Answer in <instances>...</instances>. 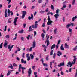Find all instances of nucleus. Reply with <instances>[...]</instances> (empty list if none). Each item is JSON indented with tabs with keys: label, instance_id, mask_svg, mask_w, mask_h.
Masks as SVG:
<instances>
[{
	"label": "nucleus",
	"instance_id": "nucleus-13",
	"mask_svg": "<svg viewBox=\"0 0 77 77\" xmlns=\"http://www.w3.org/2000/svg\"><path fill=\"white\" fill-rule=\"evenodd\" d=\"M56 47V45L55 44H54L52 45L51 47V50H53L54 48Z\"/></svg>",
	"mask_w": 77,
	"mask_h": 77
},
{
	"label": "nucleus",
	"instance_id": "nucleus-2",
	"mask_svg": "<svg viewBox=\"0 0 77 77\" xmlns=\"http://www.w3.org/2000/svg\"><path fill=\"white\" fill-rule=\"evenodd\" d=\"M35 47H36V42H35L34 41L33 42L32 46V47L30 48L29 51H32V48H35Z\"/></svg>",
	"mask_w": 77,
	"mask_h": 77
},
{
	"label": "nucleus",
	"instance_id": "nucleus-33",
	"mask_svg": "<svg viewBox=\"0 0 77 77\" xmlns=\"http://www.w3.org/2000/svg\"><path fill=\"white\" fill-rule=\"evenodd\" d=\"M57 29L55 28V30H54V34H56V31H57Z\"/></svg>",
	"mask_w": 77,
	"mask_h": 77
},
{
	"label": "nucleus",
	"instance_id": "nucleus-50",
	"mask_svg": "<svg viewBox=\"0 0 77 77\" xmlns=\"http://www.w3.org/2000/svg\"><path fill=\"white\" fill-rule=\"evenodd\" d=\"M60 41H61L60 40H59L58 41L57 45H59V44H60Z\"/></svg>",
	"mask_w": 77,
	"mask_h": 77
},
{
	"label": "nucleus",
	"instance_id": "nucleus-44",
	"mask_svg": "<svg viewBox=\"0 0 77 77\" xmlns=\"http://www.w3.org/2000/svg\"><path fill=\"white\" fill-rule=\"evenodd\" d=\"M29 37H30V35H28V36L27 37V39H28V40H29L30 39V38H29Z\"/></svg>",
	"mask_w": 77,
	"mask_h": 77
},
{
	"label": "nucleus",
	"instance_id": "nucleus-62",
	"mask_svg": "<svg viewBox=\"0 0 77 77\" xmlns=\"http://www.w3.org/2000/svg\"><path fill=\"white\" fill-rule=\"evenodd\" d=\"M21 39L22 41H24V38L23 37H21Z\"/></svg>",
	"mask_w": 77,
	"mask_h": 77
},
{
	"label": "nucleus",
	"instance_id": "nucleus-55",
	"mask_svg": "<svg viewBox=\"0 0 77 77\" xmlns=\"http://www.w3.org/2000/svg\"><path fill=\"white\" fill-rule=\"evenodd\" d=\"M27 60L29 61V60H30V57H27Z\"/></svg>",
	"mask_w": 77,
	"mask_h": 77
},
{
	"label": "nucleus",
	"instance_id": "nucleus-53",
	"mask_svg": "<svg viewBox=\"0 0 77 77\" xmlns=\"http://www.w3.org/2000/svg\"><path fill=\"white\" fill-rule=\"evenodd\" d=\"M5 17H7V16H8V14L7 13H5Z\"/></svg>",
	"mask_w": 77,
	"mask_h": 77
},
{
	"label": "nucleus",
	"instance_id": "nucleus-14",
	"mask_svg": "<svg viewBox=\"0 0 77 77\" xmlns=\"http://www.w3.org/2000/svg\"><path fill=\"white\" fill-rule=\"evenodd\" d=\"M53 23V21H51V22H48L47 23V25H51V26H52V23Z\"/></svg>",
	"mask_w": 77,
	"mask_h": 77
},
{
	"label": "nucleus",
	"instance_id": "nucleus-57",
	"mask_svg": "<svg viewBox=\"0 0 77 77\" xmlns=\"http://www.w3.org/2000/svg\"><path fill=\"white\" fill-rule=\"evenodd\" d=\"M23 28H25V27H26V24L25 23H24L23 24Z\"/></svg>",
	"mask_w": 77,
	"mask_h": 77
},
{
	"label": "nucleus",
	"instance_id": "nucleus-6",
	"mask_svg": "<svg viewBox=\"0 0 77 77\" xmlns=\"http://www.w3.org/2000/svg\"><path fill=\"white\" fill-rule=\"evenodd\" d=\"M65 65V63L63 61L62 63H60V65H58V67H61L62 66H64Z\"/></svg>",
	"mask_w": 77,
	"mask_h": 77
},
{
	"label": "nucleus",
	"instance_id": "nucleus-39",
	"mask_svg": "<svg viewBox=\"0 0 77 77\" xmlns=\"http://www.w3.org/2000/svg\"><path fill=\"white\" fill-rule=\"evenodd\" d=\"M11 65V66H9V68H11V69H13V66H12V65L11 64H10Z\"/></svg>",
	"mask_w": 77,
	"mask_h": 77
},
{
	"label": "nucleus",
	"instance_id": "nucleus-52",
	"mask_svg": "<svg viewBox=\"0 0 77 77\" xmlns=\"http://www.w3.org/2000/svg\"><path fill=\"white\" fill-rule=\"evenodd\" d=\"M38 2L39 3H42V0H38Z\"/></svg>",
	"mask_w": 77,
	"mask_h": 77
},
{
	"label": "nucleus",
	"instance_id": "nucleus-3",
	"mask_svg": "<svg viewBox=\"0 0 77 77\" xmlns=\"http://www.w3.org/2000/svg\"><path fill=\"white\" fill-rule=\"evenodd\" d=\"M20 68H21L22 70V72L23 74H24V69H26V68L25 67H23L21 66V64H20Z\"/></svg>",
	"mask_w": 77,
	"mask_h": 77
},
{
	"label": "nucleus",
	"instance_id": "nucleus-29",
	"mask_svg": "<svg viewBox=\"0 0 77 77\" xmlns=\"http://www.w3.org/2000/svg\"><path fill=\"white\" fill-rule=\"evenodd\" d=\"M49 57V56L47 55L46 56V60L47 61H48V57Z\"/></svg>",
	"mask_w": 77,
	"mask_h": 77
},
{
	"label": "nucleus",
	"instance_id": "nucleus-45",
	"mask_svg": "<svg viewBox=\"0 0 77 77\" xmlns=\"http://www.w3.org/2000/svg\"><path fill=\"white\" fill-rule=\"evenodd\" d=\"M55 56H56V53H54L53 56L54 59H55Z\"/></svg>",
	"mask_w": 77,
	"mask_h": 77
},
{
	"label": "nucleus",
	"instance_id": "nucleus-10",
	"mask_svg": "<svg viewBox=\"0 0 77 77\" xmlns=\"http://www.w3.org/2000/svg\"><path fill=\"white\" fill-rule=\"evenodd\" d=\"M21 63H23L24 64H26V61L24 60V59H23V58H22L21 59Z\"/></svg>",
	"mask_w": 77,
	"mask_h": 77
},
{
	"label": "nucleus",
	"instance_id": "nucleus-9",
	"mask_svg": "<svg viewBox=\"0 0 77 77\" xmlns=\"http://www.w3.org/2000/svg\"><path fill=\"white\" fill-rule=\"evenodd\" d=\"M31 17H30V16H29L28 17V20H31V19L32 20H33V14H31Z\"/></svg>",
	"mask_w": 77,
	"mask_h": 77
},
{
	"label": "nucleus",
	"instance_id": "nucleus-19",
	"mask_svg": "<svg viewBox=\"0 0 77 77\" xmlns=\"http://www.w3.org/2000/svg\"><path fill=\"white\" fill-rule=\"evenodd\" d=\"M12 19V18H10L8 20V23H11V19Z\"/></svg>",
	"mask_w": 77,
	"mask_h": 77
},
{
	"label": "nucleus",
	"instance_id": "nucleus-59",
	"mask_svg": "<svg viewBox=\"0 0 77 77\" xmlns=\"http://www.w3.org/2000/svg\"><path fill=\"white\" fill-rule=\"evenodd\" d=\"M61 74L62 75H64L63 72L62 71L61 72Z\"/></svg>",
	"mask_w": 77,
	"mask_h": 77
},
{
	"label": "nucleus",
	"instance_id": "nucleus-40",
	"mask_svg": "<svg viewBox=\"0 0 77 77\" xmlns=\"http://www.w3.org/2000/svg\"><path fill=\"white\" fill-rule=\"evenodd\" d=\"M7 12L8 14H10L11 12L10 11V10H9V9H8Z\"/></svg>",
	"mask_w": 77,
	"mask_h": 77
},
{
	"label": "nucleus",
	"instance_id": "nucleus-61",
	"mask_svg": "<svg viewBox=\"0 0 77 77\" xmlns=\"http://www.w3.org/2000/svg\"><path fill=\"white\" fill-rule=\"evenodd\" d=\"M13 65L14 66H17V65H16V64H15V63H13Z\"/></svg>",
	"mask_w": 77,
	"mask_h": 77
},
{
	"label": "nucleus",
	"instance_id": "nucleus-42",
	"mask_svg": "<svg viewBox=\"0 0 77 77\" xmlns=\"http://www.w3.org/2000/svg\"><path fill=\"white\" fill-rule=\"evenodd\" d=\"M12 0H7V1H8V5H9L10 4V3H11V1Z\"/></svg>",
	"mask_w": 77,
	"mask_h": 77
},
{
	"label": "nucleus",
	"instance_id": "nucleus-4",
	"mask_svg": "<svg viewBox=\"0 0 77 77\" xmlns=\"http://www.w3.org/2000/svg\"><path fill=\"white\" fill-rule=\"evenodd\" d=\"M40 61L42 62V63L43 66L45 67H47L48 66V65H47V63H44V60H43V58H42L40 60Z\"/></svg>",
	"mask_w": 77,
	"mask_h": 77
},
{
	"label": "nucleus",
	"instance_id": "nucleus-32",
	"mask_svg": "<svg viewBox=\"0 0 77 77\" xmlns=\"http://www.w3.org/2000/svg\"><path fill=\"white\" fill-rule=\"evenodd\" d=\"M24 32V30L23 29H22L20 31V33H23Z\"/></svg>",
	"mask_w": 77,
	"mask_h": 77
},
{
	"label": "nucleus",
	"instance_id": "nucleus-22",
	"mask_svg": "<svg viewBox=\"0 0 77 77\" xmlns=\"http://www.w3.org/2000/svg\"><path fill=\"white\" fill-rule=\"evenodd\" d=\"M17 19H18V17H16L14 19V21L17 22Z\"/></svg>",
	"mask_w": 77,
	"mask_h": 77
},
{
	"label": "nucleus",
	"instance_id": "nucleus-7",
	"mask_svg": "<svg viewBox=\"0 0 77 77\" xmlns=\"http://www.w3.org/2000/svg\"><path fill=\"white\" fill-rule=\"evenodd\" d=\"M13 47H14V45H12L11 46V44H10L9 45H8V49H9V51H11V50L12 49V48H13Z\"/></svg>",
	"mask_w": 77,
	"mask_h": 77
},
{
	"label": "nucleus",
	"instance_id": "nucleus-60",
	"mask_svg": "<svg viewBox=\"0 0 77 77\" xmlns=\"http://www.w3.org/2000/svg\"><path fill=\"white\" fill-rule=\"evenodd\" d=\"M36 35V31H34V36H35Z\"/></svg>",
	"mask_w": 77,
	"mask_h": 77
},
{
	"label": "nucleus",
	"instance_id": "nucleus-27",
	"mask_svg": "<svg viewBox=\"0 0 77 77\" xmlns=\"http://www.w3.org/2000/svg\"><path fill=\"white\" fill-rule=\"evenodd\" d=\"M70 26L71 24H68L66 26V28H67V29H68V28H69V27H70Z\"/></svg>",
	"mask_w": 77,
	"mask_h": 77
},
{
	"label": "nucleus",
	"instance_id": "nucleus-11",
	"mask_svg": "<svg viewBox=\"0 0 77 77\" xmlns=\"http://www.w3.org/2000/svg\"><path fill=\"white\" fill-rule=\"evenodd\" d=\"M62 54L60 51H58L57 54V55L58 56H60V55H62Z\"/></svg>",
	"mask_w": 77,
	"mask_h": 77
},
{
	"label": "nucleus",
	"instance_id": "nucleus-17",
	"mask_svg": "<svg viewBox=\"0 0 77 77\" xmlns=\"http://www.w3.org/2000/svg\"><path fill=\"white\" fill-rule=\"evenodd\" d=\"M60 50H64V48L63 47V45L62 44L61 45L60 47Z\"/></svg>",
	"mask_w": 77,
	"mask_h": 77
},
{
	"label": "nucleus",
	"instance_id": "nucleus-24",
	"mask_svg": "<svg viewBox=\"0 0 77 77\" xmlns=\"http://www.w3.org/2000/svg\"><path fill=\"white\" fill-rule=\"evenodd\" d=\"M53 54V50H52L51 51V52H50V56H52Z\"/></svg>",
	"mask_w": 77,
	"mask_h": 77
},
{
	"label": "nucleus",
	"instance_id": "nucleus-20",
	"mask_svg": "<svg viewBox=\"0 0 77 77\" xmlns=\"http://www.w3.org/2000/svg\"><path fill=\"white\" fill-rule=\"evenodd\" d=\"M48 22H51V21H52L51 20H50V16H48Z\"/></svg>",
	"mask_w": 77,
	"mask_h": 77
},
{
	"label": "nucleus",
	"instance_id": "nucleus-35",
	"mask_svg": "<svg viewBox=\"0 0 77 77\" xmlns=\"http://www.w3.org/2000/svg\"><path fill=\"white\" fill-rule=\"evenodd\" d=\"M69 33H71V32H72V29H71V28H69Z\"/></svg>",
	"mask_w": 77,
	"mask_h": 77
},
{
	"label": "nucleus",
	"instance_id": "nucleus-41",
	"mask_svg": "<svg viewBox=\"0 0 77 77\" xmlns=\"http://www.w3.org/2000/svg\"><path fill=\"white\" fill-rule=\"evenodd\" d=\"M77 49V46H76L75 48H73V50H74V51H75V50H76Z\"/></svg>",
	"mask_w": 77,
	"mask_h": 77
},
{
	"label": "nucleus",
	"instance_id": "nucleus-34",
	"mask_svg": "<svg viewBox=\"0 0 77 77\" xmlns=\"http://www.w3.org/2000/svg\"><path fill=\"white\" fill-rule=\"evenodd\" d=\"M52 66V62H50V68L52 69V67H51V66Z\"/></svg>",
	"mask_w": 77,
	"mask_h": 77
},
{
	"label": "nucleus",
	"instance_id": "nucleus-12",
	"mask_svg": "<svg viewBox=\"0 0 77 77\" xmlns=\"http://www.w3.org/2000/svg\"><path fill=\"white\" fill-rule=\"evenodd\" d=\"M72 64H73V62H72V63H71V62L69 61L68 63V64L70 65V67L72 66Z\"/></svg>",
	"mask_w": 77,
	"mask_h": 77
},
{
	"label": "nucleus",
	"instance_id": "nucleus-48",
	"mask_svg": "<svg viewBox=\"0 0 77 77\" xmlns=\"http://www.w3.org/2000/svg\"><path fill=\"white\" fill-rule=\"evenodd\" d=\"M46 5V3H45V5L42 4V8H44V7H45Z\"/></svg>",
	"mask_w": 77,
	"mask_h": 77
},
{
	"label": "nucleus",
	"instance_id": "nucleus-43",
	"mask_svg": "<svg viewBox=\"0 0 77 77\" xmlns=\"http://www.w3.org/2000/svg\"><path fill=\"white\" fill-rule=\"evenodd\" d=\"M36 67L35 66H32V69L33 70H35V67Z\"/></svg>",
	"mask_w": 77,
	"mask_h": 77
},
{
	"label": "nucleus",
	"instance_id": "nucleus-18",
	"mask_svg": "<svg viewBox=\"0 0 77 77\" xmlns=\"http://www.w3.org/2000/svg\"><path fill=\"white\" fill-rule=\"evenodd\" d=\"M77 16H75V17H74L72 18V21H74L75 20V19H77Z\"/></svg>",
	"mask_w": 77,
	"mask_h": 77
},
{
	"label": "nucleus",
	"instance_id": "nucleus-49",
	"mask_svg": "<svg viewBox=\"0 0 77 77\" xmlns=\"http://www.w3.org/2000/svg\"><path fill=\"white\" fill-rule=\"evenodd\" d=\"M42 46L44 48H47V46H46L45 45H42Z\"/></svg>",
	"mask_w": 77,
	"mask_h": 77
},
{
	"label": "nucleus",
	"instance_id": "nucleus-21",
	"mask_svg": "<svg viewBox=\"0 0 77 77\" xmlns=\"http://www.w3.org/2000/svg\"><path fill=\"white\" fill-rule=\"evenodd\" d=\"M30 56L31 57V59H33V58H34V56L33 55V54H31L30 55Z\"/></svg>",
	"mask_w": 77,
	"mask_h": 77
},
{
	"label": "nucleus",
	"instance_id": "nucleus-26",
	"mask_svg": "<svg viewBox=\"0 0 77 77\" xmlns=\"http://www.w3.org/2000/svg\"><path fill=\"white\" fill-rule=\"evenodd\" d=\"M3 43L2 42L0 45V48H3Z\"/></svg>",
	"mask_w": 77,
	"mask_h": 77
},
{
	"label": "nucleus",
	"instance_id": "nucleus-15",
	"mask_svg": "<svg viewBox=\"0 0 77 77\" xmlns=\"http://www.w3.org/2000/svg\"><path fill=\"white\" fill-rule=\"evenodd\" d=\"M59 14H55L54 15V17L56 19H57V18H58V17H59Z\"/></svg>",
	"mask_w": 77,
	"mask_h": 77
},
{
	"label": "nucleus",
	"instance_id": "nucleus-56",
	"mask_svg": "<svg viewBox=\"0 0 77 77\" xmlns=\"http://www.w3.org/2000/svg\"><path fill=\"white\" fill-rule=\"evenodd\" d=\"M37 74H38V73H37V72H34V75H35V76L36 75H36Z\"/></svg>",
	"mask_w": 77,
	"mask_h": 77
},
{
	"label": "nucleus",
	"instance_id": "nucleus-5",
	"mask_svg": "<svg viewBox=\"0 0 77 77\" xmlns=\"http://www.w3.org/2000/svg\"><path fill=\"white\" fill-rule=\"evenodd\" d=\"M22 13L23 14L22 15V17H20L21 18L22 17V19H24V17H25V16L26 15V11H22Z\"/></svg>",
	"mask_w": 77,
	"mask_h": 77
},
{
	"label": "nucleus",
	"instance_id": "nucleus-25",
	"mask_svg": "<svg viewBox=\"0 0 77 77\" xmlns=\"http://www.w3.org/2000/svg\"><path fill=\"white\" fill-rule=\"evenodd\" d=\"M51 9H52V10H54V6H53V5H51Z\"/></svg>",
	"mask_w": 77,
	"mask_h": 77
},
{
	"label": "nucleus",
	"instance_id": "nucleus-31",
	"mask_svg": "<svg viewBox=\"0 0 77 77\" xmlns=\"http://www.w3.org/2000/svg\"><path fill=\"white\" fill-rule=\"evenodd\" d=\"M49 45H50V42H49V40H47V46H48Z\"/></svg>",
	"mask_w": 77,
	"mask_h": 77
},
{
	"label": "nucleus",
	"instance_id": "nucleus-54",
	"mask_svg": "<svg viewBox=\"0 0 77 77\" xmlns=\"http://www.w3.org/2000/svg\"><path fill=\"white\" fill-rule=\"evenodd\" d=\"M42 27H45V22L43 23L42 25Z\"/></svg>",
	"mask_w": 77,
	"mask_h": 77
},
{
	"label": "nucleus",
	"instance_id": "nucleus-36",
	"mask_svg": "<svg viewBox=\"0 0 77 77\" xmlns=\"http://www.w3.org/2000/svg\"><path fill=\"white\" fill-rule=\"evenodd\" d=\"M59 9H57V10L56 11V14H59Z\"/></svg>",
	"mask_w": 77,
	"mask_h": 77
},
{
	"label": "nucleus",
	"instance_id": "nucleus-28",
	"mask_svg": "<svg viewBox=\"0 0 77 77\" xmlns=\"http://www.w3.org/2000/svg\"><path fill=\"white\" fill-rule=\"evenodd\" d=\"M77 60V58H74L73 60V64H75V61Z\"/></svg>",
	"mask_w": 77,
	"mask_h": 77
},
{
	"label": "nucleus",
	"instance_id": "nucleus-63",
	"mask_svg": "<svg viewBox=\"0 0 77 77\" xmlns=\"http://www.w3.org/2000/svg\"><path fill=\"white\" fill-rule=\"evenodd\" d=\"M48 11V8H47L46 9L45 12H47Z\"/></svg>",
	"mask_w": 77,
	"mask_h": 77
},
{
	"label": "nucleus",
	"instance_id": "nucleus-23",
	"mask_svg": "<svg viewBox=\"0 0 77 77\" xmlns=\"http://www.w3.org/2000/svg\"><path fill=\"white\" fill-rule=\"evenodd\" d=\"M8 44L7 43H5L4 44V47H5L6 48L7 47V45H8Z\"/></svg>",
	"mask_w": 77,
	"mask_h": 77
},
{
	"label": "nucleus",
	"instance_id": "nucleus-46",
	"mask_svg": "<svg viewBox=\"0 0 77 77\" xmlns=\"http://www.w3.org/2000/svg\"><path fill=\"white\" fill-rule=\"evenodd\" d=\"M72 69V68H70L69 69V72H71Z\"/></svg>",
	"mask_w": 77,
	"mask_h": 77
},
{
	"label": "nucleus",
	"instance_id": "nucleus-37",
	"mask_svg": "<svg viewBox=\"0 0 77 77\" xmlns=\"http://www.w3.org/2000/svg\"><path fill=\"white\" fill-rule=\"evenodd\" d=\"M75 0H73V1H72V5H74L75 4Z\"/></svg>",
	"mask_w": 77,
	"mask_h": 77
},
{
	"label": "nucleus",
	"instance_id": "nucleus-8",
	"mask_svg": "<svg viewBox=\"0 0 77 77\" xmlns=\"http://www.w3.org/2000/svg\"><path fill=\"white\" fill-rule=\"evenodd\" d=\"M28 73L29 75L28 77H30V75L31 74H32V70H31V68H30L29 70L28 71Z\"/></svg>",
	"mask_w": 77,
	"mask_h": 77
},
{
	"label": "nucleus",
	"instance_id": "nucleus-1",
	"mask_svg": "<svg viewBox=\"0 0 77 77\" xmlns=\"http://www.w3.org/2000/svg\"><path fill=\"white\" fill-rule=\"evenodd\" d=\"M41 19L40 18L38 20V21H36L35 22L34 26V25H32V26H30L29 28V30H28V32H31V31H33V30H34V29H32V28H33V29H37L38 25V24L37 23H38V22H39L41 21Z\"/></svg>",
	"mask_w": 77,
	"mask_h": 77
},
{
	"label": "nucleus",
	"instance_id": "nucleus-58",
	"mask_svg": "<svg viewBox=\"0 0 77 77\" xmlns=\"http://www.w3.org/2000/svg\"><path fill=\"white\" fill-rule=\"evenodd\" d=\"M58 48H59V46L58 45H56V50H57V49H58Z\"/></svg>",
	"mask_w": 77,
	"mask_h": 77
},
{
	"label": "nucleus",
	"instance_id": "nucleus-64",
	"mask_svg": "<svg viewBox=\"0 0 77 77\" xmlns=\"http://www.w3.org/2000/svg\"><path fill=\"white\" fill-rule=\"evenodd\" d=\"M4 76L3 75V74L1 73L0 75V77H3Z\"/></svg>",
	"mask_w": 77,
	"mask_h": 77
},
{
	"label": "nucleus",
	"instance_id": "nucleus-30",
	"mask_svg": "<svg viewBox=\"0 0 77 77\" xmlns=\"http://www.w3.org/2000/svg\"><path fill=\"white\" fill-rule=\"evenodd\" d=\"M44 35H45L44 34V33H42L41 35L42 38H44Z\"/></svg>",
	"mask_w": 77,
	"mask_h": 77
},
{
	"label": "nucleus",
	"instance_id": "nucleus-47",
	"mask_svg": "<svg viewBox=\"0 0 77 77\" xmlns=\"http://www.w3.org/2000/svg\"><path fill=\"white\" fill-rule=\"evenodd\" d=\"M65 17H63V22H65Z\"/></svg>",
	"mask_w": 77,
	"mask_h": 77
},
{
	"label": "nucleus",
	"instance_id": "nucleus-38",
	"mask_svg": "<svg viewBox=\"0 0 77 77\" xmlns=\"http://www.w3.org/2000/svg\"><path fill=\"white\" fill-rule=\"evenodd\" d=\"M5 37L6 39H9V35H6Z\"/></svg>",
	"mask_w": 77,
	"mask_h": 77
},
{
	"label": "nucleus",
	"instance_id": "nucleus-51",
	"mask_svg": "<svg viewBox=\"0 0 77 77\" xmlns=\"http://www.w3.org/2000/svg\"><path fill=\"white\" fill-rule=\"evenodd\" d=\"M6 28H7V26H5V29H4L5 32L6 31Z\"/></svg>",
	"mask_w": 77,
	"mask_h": 77
},
{
	"label": "nucleus",
	"instance_id": "nucleus-16",
	"mask_svg": "<svg viewBox=\"0 0 77 77\" xmlns=\"http://www.w3.org/2000/svg\"><path fill=\"white\" fill-rule=\"evenodd\" d=\"M69 45L66 43L65 44V48H69Z\"/></svg>",
	"mask_w": 77,
	"mask_h": 77
}]
</instances>
